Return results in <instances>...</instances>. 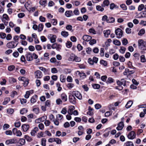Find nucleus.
I'll list each match as a JSON object with an SVG mask.
<instances>
[{
	"label": "nucleus",
	"instance_id": "obj_20",
	"mask_svg": "<svg viewBox=\"0 0 146 146\" xmlns=\"http://www.w3.org/2000/svg\"><path fill=\"white\" fill-rule=\"evenodd\" d=\"M37 99V95L33 96L31 99V103H34L36 101Z\"/></svg>",
	"mask_w": 146,
	"mask_h": 146
},
{
	"label": "nucleus",
	"instance_id": "obj_56",
	"mask_svg": "<svg viewBox=\"0 0 146 146\" xmlns=\"http://www.w3.org/2000/svg\"><path fill=\"white\" fill-rule=\"evenodd\" d=\"M54 141L56 142L58 144H60L61 143V140L58 138H54Z\"/></svg>",
	"mask_w": 146,
	"mask_h": 146
},
{
	"label": "nucleus",
	"instance_id": "obj_9",
	"mask_svg": "<svg viewBox=\"0 0 146 146\" xmlns=\"http://www.w3.org/2000/svg\"><path fill=\"white\" fill-rule=\"evenodd\" d=\"M36 77L37 78H40L42 77V72L39 70H38L35 73Z\"/></svg>",
	"mask_w": 146,
	"mask_h": 146
},
{
	"label": "nucleus",
	"instance_id": "obj_60",
	"mask_svg": "<svg viewBox=\"0 0 146 146\" xmlns=\"http://www.w3.org/2000/svg\"><path fill=\"white\" fill-rule=\"evenodd\" d=\"M14 125L16 127H19L21 125V123L20 122H15L14 123Z\"/></svg>",
	"mask_w": 146,
	"mask_h": 146
},
{
	"label": "nucleus",
	"instance_id": "obj_42",
	"mask_svg": "<svg viewBox=\"0 0 146 146\" xmlns=\"http://www.w3.org/2000/svg\"><path fill=\"white\" fill-rule=\"evenodd\" d=\"M144 5L143 4H141L139 5L138 7V10L139 11H142L144 9Z\"/></svg>",
	"mask_w": 146,
	"mask_h": 146
},
{
	"label": "nucleus",
	"instance_id": "obj_63",
	"mask_svg": "<svg viewBox=\"0 0 146 146\" xmlns=\"http://www.w3.org/2000/svg\"><path fill=\"white\" fill-rule=\"evenodd\" d=\"M19 38L22 40H25L26 39V36L24 35L21 34L19 36Z\"/></svg>",
	"mask_w": 146,
	"mask_h": 146
},
{
	"label": "nucleus",
	"instance_id": "obj_19",
	"mask_svg": "<svg viewBox=\"0 0 146 146\" xmlns=\"http://www.w3.org/2000/svg\"><path fill=\"white\" fill-rule=\"evenodd\" d=\"M19 38V36L15 35L13 37V40L14 41H13L15 43V44L18 45L19 43L18 41Z\"/></svg>",
	"mask_w": 146,
	"mask_h": 146
},
{
	"label": "nucleus",
	"instance_id": "obj_7",
	"mask_svg": "<svg viewBox=\"0 0 146 146\" xmlns=\"http://www.w3.org/2000/svg\"><path fill=\"white\" fill-rule=\"evenodd\" d=\"M117 83L119 86H125L126 85V81L124 79H122L120 81L119 80L117 81Z\"/></svg>",
	"mask_w": 146,
	"mask_h": 146
},
{
	"label": "nucleus",
	"instance_id": "obj_15",
	"mask_svg": "<svg viewBox=\"0 0 146 146\" xmlns=\"http://www.w3.org/2000/svg\"><path fill=\"white\" fill-rule=\"evenodd\" d=\"M26 58L27 61H29L33 60L32 54L30 53L27 54L26 55Z\"/></svg>",
	"mask_w": 146,
	"mask_h": 146
},
{
	"label": "nucleus",
	"instance_id": "obj_34",
	"mask_svg": "<svg viewBox=\"0 0 146 146\" xmlns=\"http://www.w3.org/2000/svg\"><path fill=\"white\" fill-rule=\"evenodd\" d=\"M113 42L114 44L117 46H120L121 44L120 41L118 40H113Z\"/></svg>",
	"mask_w": 146,
	"mask_h": 146
},
{
	"label": "nucleus",
	"instance_id": "obj_21",
	"mask_svg": "<svg viewBox=\"0 0 146 146\" xmlns=\"http://www.w3.org/2000/svg\"><path fill=\"white\" fill-rule=\"evenodd\" d=\"M9 21L10 20V18L9 16L6 14H4L3 15V19L2 20Z\"/></svg>",
	"mask_w": 146,
	"mask_h": 146
},
{
	"label": "nucleus",
	"instance_id": "obj_17",
	"mask_svg": "<svg viewBox=\"0 0 146 146\" xmlns=\"http://www.w3.org/2000/svg\"><path fill=\"white\" fill-rule=\"evenodd\" d=\"M61 99L62 101L65 102L67 101V96L64 93H62L61 94Z\"/></svg>",
	"mask_w": 146,
	"mask_h": 146
},
{
	"label": "nucleus",
	"instance_id": "obj_31",
	"mask_svg": "<svg viewBox=\"0 0 146 146\" xmlns=\"http://www.w3.org/2000/svg\"><path fill=\"white\" fill-rule=\"evenodd\" d=\"M66 47L68 48H70L72 45V43L69 41H68L66 43Z\"/></svg>",
	"mask_w": 146,
	"mask_h": 146
},
{
	"label": "nucleus",
	"instance_id": "obj_47",
	"mask_svg": "<svg viewBox=\"0 0 146 146\" xmlns=\"http://www.w3.org/2000/svg\"><path fill=\"white\" fill-rule=\"evenodd\" d=\"M56 87H58L57 90L60 92V91L62 89V88L60 86V84L58 82L56 83Z\"/></svg>",
	"mask_w": 146,
	"mask_h": 146
},
{
	"label": "nucleus",
	"instance_id": "obj_38",
	"mask_svg": "<svg viewBox=\"0 0 146 146\" xmlns=\"http://www.w3.org/2000/svg\"><path fill=\"white\" fill-rule=\"evenodd\" d=\"M109 4V1L108 0H105L103 2V7H104L105 6H108Z\"/></svg>",
	"mask_w": 146,
	"mask_h": 146
},
{
	"label": "nucleus",
	"instance_id": "obj_50",
	"mask_svg": "<svg viewBox=\"0 0 146 146\" xmlns=\"http://www.w3.org/2000/svg\"><path fill=\"white\" fill-rule=\"evenodd\" d=\"M47 1L46 0H41L40 2L39 3L40 5H45Z\"/></svg>",
	"mask_w": 146,
	"mask_h": 146
},
{
	"label": "nucleus",
	"instance_id": "obj_61",
	"mask_svg": "<svg viewBox=\"0 0 146 146\" xmlns=\"http://www.w3.org/2000/svg\"><path fill=\"white\" fill-rule=\"evenodd\" d=\"M72 27L71 25H68L66 27V29L67 30L71 31L72 29Z\"/></svg>",
	"mask_w": 146,
	"mask_h": 146
},
{
	"label": "nucleus",
	"instance_id": "obj_28",
	"mask_svg": "<svg viewBox=\"0 0 146 146\" xmlns=\"http://www.w3.org/2000/svg\"><path fill=\"white\" fill-rule=\"evenodd\" d=\"M110 30L104 31V33L106 37H108L109 35H110Z\"/></svg>",
	"mask_w": 146,
	"mask_h": 146
},
{
	"label": "nucleus",
	"instance_id": "obj_54",
	"mask_svg": "<svg viewBox=\"0 0 146 146\" xmlns=\"http://www.w3.org/2000/svg\"><path fill=\"white\" fill-rule=\"evenodd\" d=\"M126 48L123 47H121L120 49L119 50L120 52L123 54Z\"/></svg>",
	"mask_w": 146,
	"mask_h": 146
},
{
	"label": "nucleus",
	"instance_id": "obj_62",
	"mask_svg": "<svg viewBox=\"0 0 146 146\" xmlns=\"http://www.w3.org/2000/svg\"><path fill=\"white\" fill-rule=\"evenodd\" d=\"M38 127L39 129L41 130H43L44 128V125L42 123H40L38 125Z\"/></svg>",
	"mask_w": 146,
	"mask_h": 146
},
{
	"label": "nucleus",
	"instance_id": "obj_10",
	"mask_svg": "<svg viewBox=\"0 0 146 146\" xmlns=\"http://www.w3.org/2000/svg\"><path fill=\"white\" fill-rule=\"evenodd\" d=\"M21 128L24 132H27L29 128V125L27 124H24L22 125Z\"/></svg>",
	"mask_w": 146,
	"mask_h": 146
},
{
	"label": "nucleus",
	"instance_id": "obj_5",
	"mask_svg": "<svg viewBox=\"0 0 146 146\" xmlns=\"http://www.w3.org/2000/svg\"><path fill=\"white\" fill-rule=\"evenodd\" d=\"M17 45V44H15V43L13 41H11L7 44V46L9 48H14Z\"/></svg>",
	"mask_w": 146,
	"mask_h": 146
},
{
	"label": "nucleus",
	"instance_id": "obj_25",
	"mask_svg": "<svg viewBox=\"0 0 146 146\" xmlns=\"http://www.w3.org/2000/svg\"><path fill=\"white\" fill-rule=\"evenodd\" d=\"M18 143L20 144L19 146H22L24 145L25 143V141L23 139H21L19 141Z\"/></svg>",
	"mask_w": 146,
	"mask_h": 146
},
{
	"label": "nucleus",
	"instance_id": "obj_48",
	"mask_svg": "<svg viewBox=\"0 0 146 146\" xmlns=\"http://www.w3.org/2000/svg\"><path fill=\"white\" fill-rule=\"evenodd\" d=\"M47 117L46 116H43L41 117L38 118V119H40V121L43 122L45 120H46Z\"/></svg>",
	"mask_w": 146,
	"mask_h": 146
},
{
	"label": "nucleus",
	"instance_id": "obj_58",
	"mask_svg": "<svg viewBox=\"0 0 146 146\" xmlns=\"http://www.w3.org/2000/svg\"><path fill=\"white\" fill-rule=\"evenodd\" d=\"M101 64L103 65L104 66H106L107 65V62L106 61L103 60H101L100 61Z\"/></svg>",
	"mask_w": 146,
	"mask_h": 146
},
{
	"label": "nucleus",
	"instance_id": "obj_8",
	"mask_svg": "<svg viewBox=\"0 0 146 146\" xmlns=\"http://www.w3.org/2000/svg\"><path fill=\"white\" fill-rule=\"evenodd\" d=\"M51 47L53 49L56 48L57 50H59L61 48V46L56 43H55L52 44Z\"/></svg>",
	"mask_w": 146,
	"mask_h": 146
},
{
	"label": "nucleus",
	"instance_id": "obj_4",
	"mask_svg": "<svg viewBox=\"0 0 146 146\" xmlns=\"http://www.w3.org/2000/svg\"><path fill=\"white\" fill-rule=\"evenodd\" d=\"M69 100L70 102L73 104H74L76 103V99L72 94L69 95Z\"/></svg>",
	"mask_w": 146,
	"mask_h": 146
},
{
	"label": "nucleus",
	"instance_id": "obj_32",
	"mask_svg": "<svg viewBox=\"0 0 146 146\" xmlns=\"http://www.w3.org/2000/svg\"><path fill=\"white\" fill-rule=\"evenodd\" d=\"M66 77L63 75L60 76V80L62 82H64L66 81Z\"/></svg>",
	"mask_w": 146,
	"mask_h": 146
},
{
	"label": "nucleus",
	"instance_id": "obj_45",
	"mask_svg": "<svg viewBox=\"0 0 146 146\" xmlns=\"http://www.w3.org/2000/svg\"><path fill=\"white\" fill-rule=\"evenodd\" d=\"M0 37L2 39H5L6 37V34L4 33H0Z\"/></svg>",
	"mask_w": 146,
	"mask_h": 146
},
{
	"label": "nucleus",
	"instance_id": "obj_46",
	"mask_svg": "<svg viewBox=\"0 0 146 146\" xmlns=\"http://www.w3.org/2000/svg\"><path fill=\"white\" fill-rule=\"evenodd\" d=\"M33 111L36 114H38L39 112V109L38 108H35L33 109Z\"/></svg>",
	"mask_w": 146,
	"mask_h": 146
},
{
	"label": "nucleus",
	"instance_id": "obj_29",
	"mask_svg": "<svg viewBox=\"0 0 146 146\" xmlns=\"http://www.w3.org/2000/svg\"><path fill=\"white\" fill-rule=\"evenodd\" d=\"M76 56L73 54H70V57L68 58V60L69 61H74Z\"/></svg>",
	"mask_w": 146,
	"mask_h": 146
},
{
	"label": "nucleus",
	"instance_id": "obj_11",
	"mask_svg": "<svg viewBox=\"0 0 146 146\" xmlns=\"http://www.w3.org/2000/svg\"><path fill=\"white\" fill-rule=\"evenodd\" d=\"M16 142V140L15 139H11L7 140L5 142L7 145L15 143Z\"/></svg>",
	"mask_w": 146,
	"mask_h": 146
},
{
	"label": "nucleus",
	"instance_id": "obj_27",
	"mask_svg": "<svg viewBox=\"0 0 146 146\" xmlns=\"http://www.w3.org/2000/svg\"><path fill=\"white\" fill-rule=\"evenodd\" d=\"M56 36L55 35H52L50 38V42L51 43H54L56 42Z\"/></svg>",
	"mask_w": 146,
	"mask_h": 146
},
{
	"label": "nucleus",
	"instance_id": "obj_24",
	"mask_svg": "<svg viewBox=\"0 0 146 146\" xmlns=\"http://www.w3.org/2000/svg\"><path fill=\"white\" fill-rule=\"evenodd\" d=\"M115 21V19L113 17H109L107 20V22L108 23H112Z\"/></svg>",
	"mask_w": 146,
	"mask_h": 146
},
{
	"label": "nucleus",
	"instance_id": "obj_41",
	"mask_svg": "<svg viewBox=\"0 0 146 146\" xmlns=\"http://www.w3.org/2000/svg\"><path fill=\"white\" fill-rule=\"evenodd\" d=\"M50 105V100H47L45 102V107H49Z\"/></svg>",
	"mask_w": 146,
	"mask_h": 146
},
{
	"label": "nucleus",
	"instance_id": "obj_44",
	"mask_svg": "<svg viewBox=\"0 0 146 146\" xmlns=\"http://www.w3.org/2000/svg\"><path fill=\"white\" fill-rule=\"evenodd\" d=\"M120 7L124 10H126L127 9V6L124 4H121Z\"/></svg>",
	"mask_w": 146,
	"mask_h": 146
},
{
	"label": "nucleus",
	"instance_id": "obj_23",
	"mask_svg": "<svg viewBox=\"0 0 146 146\" xmlns=\"http://www.w3.org/2000/svg\"><path fill=\"white\" fill-rule=\"evenodd\" d=\"M133 102L131 100L129 101L125 105V107L126 108H130L132 106Z\"/></svg>",
	"mask_w": 146,
	"mask_h": 146
},
{
	"label": "nucleus",
	"instance_id": "obj_39",
	"mask_svg": "<svg viewBox=\"0 0 146 146\" xmlns=\"http://www.w3.org/2000/svg\"><path fill=\"white\" fill-rule=\"evenodd\" d=\"M27 111V109L25 108L22 109L20 110V113L22 114H23L25 113H26Z\"/></svg>",
	"mask_w": 146,
	"mask_h": 146
},
{
	"label": "nucleus",
	"instance_id": "obj_26",
	"mask_svg": "<svg viewBox=\"0 0 146 146\" xmlns=\"http://www.w3.org/2000/svg\"><path fill=\"white\" fill-rule=\"evenodd\" d=\"M61 34V35L64 37H66L68 35V33L66 31H62Z\"/></svg>",
	"mask_w": 146,
	"mask_h": 146
},
{
	"label": "nucleus",
	"instance_id": "obj_37",
	"mask_svg": "<svg viewBox=\"0 0 146 146\" xmlns=\"http://www.w3.org/2000/svg\"><path fill=\"white\" fill-rule=\"evenodd\" d=\"M15 66L14 65H11L8 67V70L9 71H12L14 70Z\"/></svg>",
	"mask_w": 146,
	"mask_h": 146
},
{
	"label": "nucleus",
	"instance_id": "obj_40",
	"mask_svg": "<svg viewBox=\"0 0 146 146\" xmlns=\"http://www.w3.org/2000/svg\"><path fill=\"white\" fill-rule=\"evenodd\" d=\"M127 40L125 38H124L122 40V44L124 45H126L128 43Z\"/></svg>",
	"mask_w": 146,
	"mask_h": 146
},
{
	"label": "nucleus",
	"instance_id": "obj_55",
	"mask_svg": "<svg viewBox=\"0 0 146 146\" xmlns=\"http://www.w3.org/2000/svg\"><path fill=\"white\" fill-rule=\"evenodd\" d=\"M96 9L98 10L101 11H102L104 10V9L100 5H98L96 6Z\"/></svg>",
	"mask_w": 146,
	"mask_h": 146
},
{
	"label": "nucleus",
	"instance_id": "obj_59",
	"mask_svg": "<svg viewBox=\"0 0 146 146\" xmlns=\"http://www.w3.org/2000/svg\"><path fill=\"white\" fill-rule=\"evenodd\" d=\"M74 86L73 84L71 83H69L67 85V87L69 88V89H71Z\"/></svg>",
	"mask_w": 146,
	"mask_h": 146
},
{
	"label": "nucleus",
	"instance_id": "obj_14",
	"mask_svg": "<svg viewBox=\"0 0 146 146\" xmlns=\"http://www.w3.org/2000/svg\"><path fill=\"white\" fill-rule=\"evenodd\" d=\"M92 37L87 35H84L83 36V40L86 41L88 42L91 40Z\"/></svg>",
	"mask_w": 146,
	"mask_h": 146
},
{
	"label": "nucleus",
	"instance_id": "obj_1",
	"mask_svg": "<svg viewBox=\"0 0 146 146\" xmlns=\"http://www.w3.org/2000/svg\"><path fill=\"white\" fill-rule=\"evenodd\" d=\"M138 46L139 47L143 50H146V42L140 39L138 40Z\"/></svg>",
	"mask_w": 146,
	"mask_h": 146
},
{
	"label": "nucleus",
	"instance_id": "obj_33",
	"mask_svg": "<svg viewBox=\"0 0 146 146\" xmlns=\"http://www.w3.org/2000/svg\"><path fill=\"white\" fill-rule=\"evenodd\" d=\"M145 30L144 29H142L140 30L138 33V35L140 36H141L145 33Z\"/></svg>",
	"mask_w": 146,
	"mask_h": 146
},
{
	"label": "nucleus",
	"instance_id": "obj_52",
	"mask_svg": "<svg viewBox=\"0 0 146 146\" xmlns=\"http://www.w3.org/2000/svg\"><path fill=\"white\" fill-rule=\"evenodd\" d=\"M24 138L28 141H31L32 140L31 137L27 135H25Z\"/></svg>",
	"mask_w": 146,
	"mask_h": 146
},
{
	"label": "nucleus",
	"instance_id": "obj_51",
	"mask_svg": "<svg viewBox=\"0 0 146 146\" xmlns=\"http://www.w3.org/2000/svg\"><path fill=\"white\" fill-rule=\"evenodd\" d=\"M93 88L95 89H98L100 88V85L98 84H95L93 86Z\"/></svg>",
	"mask_w": 146,
	"mask_h": 146
},
{
	"label": "nucleus",
	"instance_id": "obj_12",
	"mask_svg": "<svg viewBox=\"0 0 146 146\" xmlns=\"http://www.w3.org/2000/svg\"><path fill=\"white\" fill-rule=\"evenodd\" d=\"M78 73V75L81 79H84L86 77V75L85 73L80 72L79 71H77L76 73Z\"/></svg>",
	"mask_w": 146,
	"mask_h": 146
},
{
	"label": "nucleus",
	"instance_id": "obj_57",
	"mask_svg": "<svg viewBox=\"0 0 146 146\" xmlns=\"http://www.w3.org/2000/svg\"><path fill=\"white\" fill-rule=\"evenodd\" d=\"M67 111L66 108H64L62 109L61 113L63 114H65L67 113Z\"/></svg>",
	"mask_w": 146,
	"mask_h": 146
},
{
	"label": "nucleus",
	"instance_id": "obj_43",
	"mask_svg": "<svg viewBox=\"0 0 146 146\" xmlns=\"http://www.w3.org/2000/svg\"><path fill=\"white\" fill-rule=\"evenodd\" d=\"M35 49L38 51H40L42 49V47L39 45H36L35 46Z\"/></svg>",
	"mask_w": 146,
	"mask_h": 146
},
{
	"label": "nucleus",
	"instance_id": "obj_18",
	"mask_svg": "<svg viewBox=\"0 0 146 146\" xmlns=\"http://www.w3.org/2000/svg\"><path fill=\"white\" fill-rule=\"evenodd\" d=\"M75 108L74 106H71L68 111V113L70 115H72L73 114V110Z\"/></svg>",
	"mask_w": 146,
	"mask_h": 146
},
{
	"label": "nucleus",
	"instance_id": "obj_3",
	"mask_svg": "<svg viewBox=\"0 0 146 146\" xmlns=\"http://www.w3.org/2000/svg\"><path fill=\"white\" fill-rule=\"evenodd\" d=\"M72 94L78 99L81 100L82 99V94L78 91H73L72 92Z\"/></svg>",
	"mask_w": 146,
	"mask_h": 146
},
{
	"label": "nucleus",
	"instance_id": "obj_2",
	"mask_svg": "<svg viewBox=\"0 0 146 146\" xmlns=\"http://www.w3.org/2000/svg\"><path fill=\"white\" fill-rule=\"evenodd\" d=\"M115 32L116 37L117 38H120L122 37L123 33L122 30L121 29L117 28L115 30Z\"/></svg>",
	"mask_w": 146,
	"mask_h": 146
},
{
	"label": "nucleus",
	"instance_id": "obj_13",
	"mask_svg": "<svg viewBox=\"0 0 146 146\" xmlns=\"http://www.w3.org/2000/svg\"><path fill=\"white\" fill-rule=\"evenodd\" d=\"M124 126V123L123 122H120L118 124V126L116 127V129L118 130H122Z\"/></svg>",
	"mask_w": 146,
	"mask_h": 146
},
{
	"label": "nucleus",
	"instance_id": "obj_30",
	"mask_svg": "<svg viewBox=\"0 0 146 146\" xmlns=\"http://www.w3.org/2000/svg\"><path fill=\"white\" fill-rule=\"evenodd\" d=\"M125 146H134L132 142L127 141L125 143Z\"/></svg>",
	"mask_w": 146,
	"mask_h": 146
},
{
	"label": "nucleus",
	"instance_id": "obj_53",
	"mask_svg": "<svg viewBox=\"0 0 146 146\" xmlns=\"http://www.w3.org/2000/svg\"><path fill=\"white\" fill-rule=\"evenodd\" d=\"M46 140L45 138H42L41 140V144L43 146H46Z\"/></svg>",
	"mask_w": 146,
	"mask_h": 146
},
{
	"label": "nucleus",
	"instance_id": "obj_22",
	"mask_svg": "<svg viewBox=\"0 0 146 146\" xmlns=\"http://www.w3.org/2000/svg\"><path fill=\"white\" fill-rule=\"evenodd\" d=\"M139 15H140L139 18L146 17V11H145L141 12Z\"/></svg>",
	"mask_w": 146,
	"mask_h": 146
},
{
	"label": "nucleus",
	"instance_id": "obj_36",
	"mask_svg": "<svg viewBox=\"0 0 146 146\" xmlns=\"http://www.w3.org/2000/svg\"><path fill=\"white\" fill-rule=\"evenodd\" d=\"M43 25L42 24H40L38 25V32H40L43 30Z\"/></svg>",
	"mask_w": 146,
	"mask_h": 146
},
{
	"label": "nucleus",
	"instance_id": "obj_35",
	"mask_svg": "<svg viewBox=\"0 0 146 146\" xmlns=\"http://www.w3.org/2000/svg\"><path fill=\"white\" fill-rule=\"evenodd\" d=\"M10 100V99L8 97L6 98L5 99L4 101L3 102V104L4 105L7 104Z\"/></svg>",
	"mask_w": 146,
	"mask_h": 146
},
{
	"label": "nucleus",
	"instance_id": "obj_16",
	"mask_svg": "<svg viewBox=\"0 0 146 146\" xmlns=\"http://www.w3.org/2000/svg\"><path fill=\"white\" fill-rule=\"evenodd\" d=\"M65 15L67 17H70L73 15L72 11L71 10L67 11L65 13Z\"/></svg>",
	"mask_w": 146,
	"mask_h": 146
},
{
	"label": "nucleus",
	"instance_id": "obj_64",
	"mask_svg": "<svg viewBox=\"0 0 146 146\" xmlns=\"http://www.w3.org/2000/svg\"><path fill=\"white\" fill-rule=\"evenodd\" d=\"M62 100L58 98L56 100V102L58 105H59L62 103Z\"/></svg>",
	"mask_w": 146,
	"mask_h": 146
},
{
	"label": "nucleus",
	"instance_id": "obj_49",
	"mask_svg": "<svg viewBox=\"0 0 146 146\" xmlns=\"http://www.w3.org/2000/svg\"><path fill=\"white\" fill-rule=\"evenodd\" d=\"M14 111L13 109L10 108L8 109L7 110V112L8 113L10 114H12L14 112Z\"/></svg>",
	"mask_w": 146,
	"mask_h": 146
},
{
	"label": "nucleus",
	"instance_id": "obj_6",
	"mask_svg": "<svg viewBox=\"0 0 146 146\" xmlns=\"http://www.w3.org/2000/svg\"><path fill=\"white\" fill-rule=\"evenodd\" d=\"M136 137V134L134 131H131L127 135L128 138L131 139H133L135 138Z\"/></svg>",
	"mask_w": 146,
	"mask_h": 146
}]
</instances>
